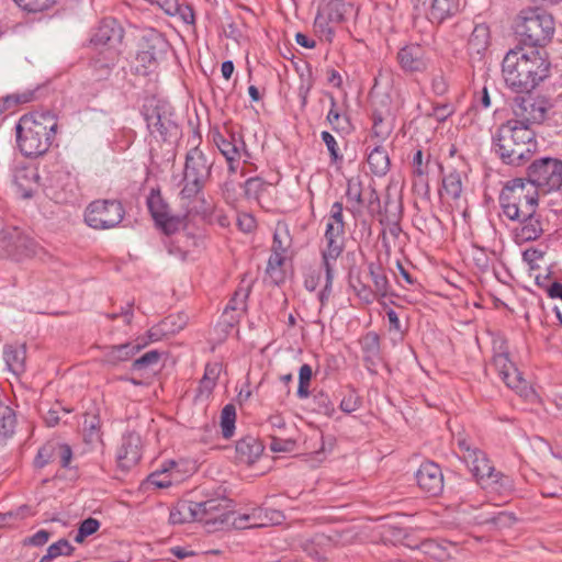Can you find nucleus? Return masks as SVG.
I'll return each instance as SVG.
<instances>
[{
    "label": "nucleus",
    "instance_id": "f257e3e1",
    "mask_svg": "<svg viewBox=\"0 0 562 562\" xmlns=\"http://www.w3.org/2000/svg\"><path fill=\"white\" fill-rule=\"evenodd\" d=\"M551 64L540 50L510 49L502 63V72L508 88L522 93L530 92L550 75Z\"/></svg>",
    "mask_w": 562,
    "mask_h": 562
},
{
    "label": "nucleus",
    "instance_id": "f03ea898",
    "mask_svg": "<svg viewBox=\"0 0 562 562\" xmlns=\"http://www.w3.org/2000/svg\"><path fill=\"white\" fill-rule=\"evenodd\" d=\"M213 161L199 148L192 147L186 155L180 198L188 213L207 216L213 205L206 200L203 189L212 176Z\"/></svg>",
    "mask_w": 562,
    "mask_h": 562
},
{
    "label": "nucleus",
    "instance_id": "7ed1b4c3",
    "mask_svg": "<svg viewBox=\"0 0 562 562\" xmlns=\"http://www.w3.org/2000/svg\"><path fill=\"white\" fill-rule=\"evenodd\" d=\"M58 120L50 111L32 112L20 117L15 125L16 144L25 157H38L50 148Z\"/></svg>",
    "mask_w": 562,
    "mask_h": 562
},
{
    "label": "nucleus",
    "instance_id": "20e7f679",
    "mask_svg": "<svg viewBox=\"0 0 562 562\" xmlns=\"http://www.w3.org/2000/svg\"><path fill=\"white\" fill-rule=\"evenodd\" d=\"M536 133L531 127L507 121L493 135V150L510 166H521L537 151Z\"/></svg>",
    "mask_w": 562,
    "mask_h": 562
},
{
    "label": "nucleus",
    "instance_id": "39448f33",
    "mask_svg": "<svg viewBox=\"0 0 562 562\" xmlns=\"http://www.w3.org/2000/svg\"><path fill=\"white\" fill-rule=\"evenodd\" d=\"M555 31L553 16L542 8H525L515 19V33L525 45L544 47Z\"/></svg>",
    "mask_w": 562,
    "mask_h": 562
},
{
    "label": "nucleus",
    "instance_id": "423d86ee",
    "mask_svg": "<svg viewBox=\"0 0 562 562\" xmlns=\"http://www.w3.org/2000/svg\"><path fill=\"white\" fill-rule=\"evenodd\" d=\"M498 202L506 218L519 220L520 215L538 209V192L524 178H515L506 181Z\"/></svg>",
    "mask_w": 562,
    "mask_h": 562
},
{
    "label": "nucleus",
    "instance_id": "0eeeda50",
    "mask_svg": "<svg viewBox=\"0 0 562 562\" xmlns=\"http://www.w3.org/2000/svg\"><path fill=\"white\" fill-rule=\"evenodd\" d=\"M538 193L543 194L560 190L562 187V160L542 157L533 160L524 178Z\"/></svg>",
    "mask_w": 562,
    "mask_h": 562
},
{
    "label": "nucleus",
    "instance_id": "6e6552de",
    "mask_svg": "<svg viewBox=\"0 0 562 562\" xmlns=\"http://www.w3.org/2000/svg\"><path fill=\"white\" fill-rule=\"evenodd\" d=\"M342 212L344 206L341 202H335L331 205L324 234L326 246L322 250L323 263H335L344 250L345 221Z\"/></svg>",
    "mask_w": 562,
    "mask_h": 562
},
{
    "label": "nucleus",
    "instance_id": "1a4fd4ad",
    "mask_svg": "<svg viewBox=\"0 0 562 562\" xmlns=\"http://www.w3.org/2000/svg\"><path fill=\"white\" fill-rule=\"evenodd\" d=\"M143 115L151 136L164 142L177 137L179 128L173 119V113L168 104L157 101L155 104L145 105Z\"/></svg>",
    "mask_w": 562,
    "mask_h": 562
},
{
    "label": "nucleus",
    "instance_id": "9d476101",
    "mask_svg": "<svg viewBox=\"0 0 562 562\" xmlns=\"http://www.w3.org/2000/svg\"><path fill=\"white\" fill-rule=\"evenodd\" d=\"M125 211L117 200H97L91 202L85 212V222L94 229H110L117 226Z\"/></svg>",
    "mask_w": 562,
    "mask_h": 562
},
{
    "label": "nucleus",
    "instance_id": "9b49d317",
    "mask_svg": "<svg viewBox=\"0 0 562 562\" xmlns=\"http://www.w3.org/2000/svg\"><path fill=\"white\" fill-rule=\"evenodd\" d=\"M514 119L509 120L517 125L531 127L532 124H541L550 109L548 100L540 97L517 95L512 104Z\"/></svg>",
    "mask_w": 562,
    "mask_h": 562
},
{
    "label": "nucleus",
    "instance_id": "f8f14e48",
    "mask_svg": "<svg viewBox=\"0 0 562 562\" xmlns=\"http://www.w3.org/2000/svg\"><path fill=\"white\" fill-rule=\"evenodd\" d=\"M168 49L169 43L160 32L154 29L146 31L140 38L136 56V60L144 68V74L154 69Z\"/></svg>",
    "mask_w": 562,
    "mask_h": 562
},
{
    "label": "nucleus",
    "instance_id": "ddd939ff",
    "mask_svg": "<svg viewBox=\"0 0 562 562\" xmlns=\"http://www.w3.org/2000/svg\"><path fill=\"white\" fill-rule=\"evenodd\" d=\"M38 245L31 237L22 234L18 228L12 227L0 234V255L8 256L14 260L37 255Z\"/></svg>",
    "mask_w": 562,
    "mask_h": 562
},
{
    "label": "nucleus",
    "instance_id": "4468645a",
    "mask_svg": "<svg viewBox=\"0 0 562 562\" xmlns=\"http://www.w3.org/2000/svg\"><path fill=\"white\" fill-rule=\"evenodd\" d=\"M193 515L196 521L212 525L215 528L232 526L234 514L229 510L228 501L225 498H212L204 502H194Z\"/></svg>",
    "mask_w": 562,
    "mask_h": 562
},
{
    "label": "nucleus",
    "instance_id": "2eb2a0df",
    "mask_svg": "<svg viewBox=\"0 0 562 562\" xmlns=\"http://www.w3.org/2000/svg\"><path fill=\"white\" fill-rule=\"evenodd\" d=\"M460 450V458L467 463L477 484L494 470L485 452L473 446L472 441L463 436L456 438Z\"/></svg>",
    "mask_w": 562,
    "mask_h": 562
},
{
    "label": "nucleus",
    "instance_id": "dca6fc26",
    "mask_svg": "<svg viewBox=\"0 0 562 562\" xmlns=\"http://www.w3.org/2000/svg\"><path fill=\"white\" fill-rule=\"evenodd\" d=\"M147 207L156 225L167 235L173 234L182 225L179 216L170 215L168 204L162 199L159 190H151L147 196Z\"/></svg>",
    "mask_w": 562,
    "mask_h": 562
},
{
    "label": "nucleus",
    "instance_id": "f3484780",
    "mask_svg": "<svg viewBox=\"0 0 562 562\" xmlns=\"http://www.w3.org/2000/svg\"><path fill=\"white\" fill-rule=\"evenodd\" d=\"M510 221L517 223V226L512 231L514 241L517 245L535 241L544 233V220L537 210L520 215L519 220Z\"/></svg>",
    "mask_w": 562,
    "mask_h": 562
},
{
    "label": "nucleus",
    "instance_id": "a211bd4d",
    "mask_svg": "<svg viewBox=\"0 0 562 562\" xmlns=\"http://www.w3.org/2000/svg\"><path fill=\"white\" fill-rule=\"evenodd\" d=\"M396 59L401 69L406 74L424 72L430 63L427 49L417 43H409L401 47Z\"/></svg>",
    "mask_w": 562,
    "mask_h": 562
},
{
    "label": "nucleus",
    "instance_id": "6ab92c4d",
    "mask_svg": "<svg viewBox=\"0 0 562 562\" xmlns=\"http://www.w3.org/2000/svg\"><path fill=\"white\" fill-rule=\"evenodd\" d=\"M283 518L280 510L258 507L248 514L233 517L232 527L235 529L262 528L269 525H279Z\"/></svg>",
    "mask_w": 562,
    "mask_h": 562
},
{
    "label": "nucleus",
    "instance_id": "aec40b11",
    "mask_svg": "<svg viewBox=\"0 0 562 562\" xmlns=\"http://www.w3.org/2000/svg\"><path fill=\"white\" fill-rule=\"evenodd\" d=\"M416 481L420 490L429 496H438L443 491V474L435 462L422 463L416 472Z\"/></svg>",
    "mask_w": 562,
    "mask_h": 562
},
{
    "label": "nucleus",
    "instance_id": "412c9836",
    "mask_svg": "<svg viewBox=\"0 0 562 562\" xmlns=\"http://www.w3.org/2000/svg\"><path fill=\"white\" fill-rule=\"evenodd\" d=\"M493 364L504 383L516 392H524L527 387L526 381L516 366L510 361L507 352H499L493 357Z\"/></svg>",
    "mask_w": 562,
    "mask_h": 562
},
{
    "label": "nucleus",
    "instance_id": "4be33fe9",
    "mask_svg": "<svg viewBox=\"0 0 562 562\" xmlns=\"http://www.w3.org/2000/svg\"><path fill=\"white\" fill-rule=\"evenodd\" d=\"M140 437L135 432L122 437L121 445L116 451V461L121 470L127 471L140 460Z\"/></svg>",
    "mask_w": 562,
    "mask_h": 562
},
{
    "label": "nucleus",
    "instance_id": "5701e85b",
    "mask_svg": "<svg viewBox=\"0 0 562 562\" xmlns=\"http://www.w3.org/2000/svg\"><path fill=\"white\" fill-rule=\"evenodd\" d=\"M145 340L128 341L121 345L106 346L102 349V362L104 364L116 367L121 362L128 361L137 352L147 346Z\"/></svg>",
    "mask_w": 562,
    "mask_h": 562
},
{
    "label": "nucleus",
    "instance_id": "b1692460",
    "mask_svg": "<svg viewBox=\"0 0 562 562\" xmlns=\"http://www.w3.org/2000/svg\"><path fill=\"white\" fill-rule=\"evenodd\" d=\"M211 135L213 143L227 161L228 172L235 173L241 157L240 146L236 143L235 136L231 135V138H226L218 130L212 131Z\"/></svg>",
    "mask_w": 562,
    "mask_h": 562
},
{
    "label": "nucleus",
    "instance_id": "393cba45",
    "mask_svg": "<svg viewBox=\"0 0 562 562\" xmlns=\"http://www.w3.org/2000/svg\"><path fill=\"white\" fill-rule=\"evenodd\" d=\"M123 38V30L114 19H104L94 31L91 43L95 46L112 45Z\"/></svg>",
    "mask_w": 562,
    "mask_h": 562
},
{
    "label": "nucleus",
    "instance_id": "a878e982",
    "mask_svg": "<svg viewBox=\"0 0 562 562\" xmlns=\"http://www.w3.org/2000/svg\"><path fill=\"white\" fill-rule=\"evenodd\" d=\"M3 359L8 370L19 376L26 370V346L5 345L3 348Z\"/></svg>",
    "mask_w": 562,
    "mask_h": 562
},
{
    "label": "nucleus",
    "instance_id": "bb28decb",
    "mask_svg": "<svg viewBox=\"0 0 562 562\" xmlns=\"http://www.w3.org/2000/svg\"><path fill=\"white\" fill-rule=\"evenodd\" d=\"M263 452L262 443L255 437L247 436L236 443V456L239 462L252 464Z\"/></svg>",
    "mask_w": 562,
    "mask_h": 562
},
{
    "label": "nucleus",
    "instance_id": "cd10ccee",
    "mask_svg": "<svg viewBox=\"0 0 562 562\" xmlns=\"http://www.w3.org/2000/svg\"><path fill=\"white\" fill-rule=\"evenodd\" d=\"M329 22L339 25L355 12L353 4L344 0H330L318 10Z\"/></svg>",
    "mask_w": 562,
    "mask_h": 562
},
{
    "label": "nucleus",
    "instance_id": "c85d7f7f",
    "mask_svg": "<svg viewBox=\"0 0 562 562\" xmlns=\"http://www.w3.org/2000/svg\"><path fill=\"white\" fill-rule=\"evenodd\" d=\"M460 11L459 0H432L427 13L431 23L440 24Z\"/></svg>",
    "mask_w": 562,
    "mask_h": 562
},
{
    "label": "nucleus",
    "instance_id": "c756f323",
    "mask_svg": "<svg viewBox=\"0 0 562 562\" xmlns=\"http://www.w3.org/2000/svg\"><path fill=\"white\" fill-rule=\"evenodd\" d=\"M490 29L486 24L475 25L468 41L469 54L481 59L490 46Z\"/></svg>",
    "mask_w": 562,
    "mask_h": 562
},
{
    "label": "nucleus",
    "instance_id": "7c9ffc66",
    "mask_svg": "<svg viewBox=\"0 0 562 562\" xmlns=\"http://www.w3.org/2000/svg\"><path fill=\"white\" fill-rule=\"evenodd\" d=\"M480 485L501 495H507L514 490L513 480L495 469L480 482Z\"/></svg>",
    "mask_w": 562,
    "mask_h": 562
},
{
    "label": "nucleus",
    "instance_id": "2f4dec72",
    "mask_svg": "<svg viewBox=\"0 0 562 562\" xmlns=\"http://www.w3.org/2000/svg\"><path fill=\"white\" fill-rule=\"evenodd\" d=\"M371 172L378 177L386 175L390 169V157L386 149L380 145H376L369 154L367 158Z\"/></svg>",
    "mask_w": 562,
    "mask_h": 562
},
{
    "label": "nucleus",
    "instance_id": "473e14b6",
    "mask_svg": "<svg viewBox=\"0 0 562 562\" xmlns=\"http://www.w3.org/2000/svg\"><path fill=\"white\" fill-rule=\"evenodd\" d=\"M221 373V364L207 363L205 366L204 374L200 380L198 396L207 398L216 385V381Z\"/></svg>",
    "mask_w": 562,
    "mask_h": 562
},
{
    "label": "nucleus",
    "instance_id": "72a5a7b5",
    "mask_svg": "<svg viewBox=\"0 0 562 562\" xmlns=\"http://www.w3.org/2000/svg\"><path fill=\"white\" fill-rule=\"evenodd\" d=\"M368 269L374 285V292L380 299L386 297L390 294V283L383 268L378 263L371 262Z\"/></svg>",
    "mask_w": 562,
    "mask_h": 562
},
{
    "label": "nucleus",
    "instance_id": "f704fd0d",
    "mask_svg": "<svg viewBox=\"0 0 562 562\" xmlns=\"http://www.w3.org/2000/svg\"><path fill=\"white\" fill-rule=\"evenodd\" d=\"M194 502L193 501H183L178 503L175 507L170 509L169 521L172 525H181L191 520H195V516L193 512Z\"/></svg>",
    "mask_w": 562,
    "mask_h": 562
},
{
    "label": "nucleus",
    "instance_id": "c9c22d12",
    "mask_svg": "<svg viewBox=\"0 0 562 562\" xmlns=\"http://www.w3.org/2000/svg\"><path fill=\"white\" fill-rule=\"evenodd\" d=\"M363 359L366 362L375 363L380 357V338L378 334L370 331L360 340Z\"/></svg>",
    "mask_w": 562,
    "mask_h": 562
},
{
    "label": "nucleus",
    "instance_id": "e433bc0d",
    "mask_svg": "<svg viewBox=\"0 0 562 562\" xmlns=\"http://www.w3.org/2000/svg\"><path fill=\"white\" fill-rule=\"evenodd\" d=\"M442 192L449 199L458 200L462 192L461 176L458 171L453 170L447 173L442 179Z\"/></svg>",
    "mask_w": 562,
    "mask_h": 562
},
{
    "label": "nucleus",
    "instance_id": "4c0bfd02",
    "mask_svg": "<svg viewBox=\"0 0 562 562\" xmlns=\"http://www.w3.org/2000/svg\"><path fill=\"white\" fill-rule=\"evenodd\" d=\"M330 539L324 535H316L310 542L304 546V551L313 559L321 561L326 559L325 547L329 544Z\"/></svg>",
    "mask_w": 562,
    "mask_h": 562
},
{
    "label": "nucleus",
    "instance_id": "58836bf2",
    "mask_svg": "<svg viewBox=\"0 0 562 562\" xmlns=\"http://www.w3.org/2000/svg\"><path fill=\"white\" fill-rule=\"evenodd\" d=\"M336 26L337 25L329 22L319 11L317 12L314 20V31L321 41L331 43L335 37Z\"/></svg>",
    "mask_w": 562,
    "mask_h": 562
},
{
    "label": "nucleus",
    "instance_id": "ea45409f",
    "mask_svg": "<svg viewBox=\"0 0 562 562\" xmlns=\"http://www.w3.org/2000/svg\"><path fill=\"white\" fill-rule=\"evenodd\" d=\"M381 224L385 226V228L382 232V245L385 249L386 254L391 252V245L387 241L386 234L392 236L394 239H397L400 235L402 234V227L400 224V215L395 216L393 218H390L389 216H385L384 218H381Z\"/></svg>",
    "mask_w": 562,
    "mask_h": 562
},
{
    "label": "nucleus",
    "instance_id": "a19ab883",
    "mask_svg": "<svg viewBox=\"0 0 562 562\" xmlns=\"http://www.w3.org/2000/svg\"><path fill=\"white\" fill-rule=\"evenodd\" d=\"M236 407L234 404H226L221 412V428L224 438L229 439L235 432Z\"/></svg>",
    "mask_w": 562,
    "mask_h": 562
},
{
    "label": "nucleus",
    "instance_id": "79ce46f5",
    "mask_svg": "<svg viewBox=\"0 0 562 562\" xmlns=\"http://www.w3.org/2000/svg\"><path fill=\"white\" fill-rule=\"evenodd\" d=\"M15 427V414L8 405L0 404V439L13 434Z\"/></svg>",
    "mask_w": 562,
    "mask_h": 562
},
{
    "label": "nucleus",
    "instance_id": "37998d69",
    "mask_svg": "<svg viewBox=\"0 0 562 562\" xmlns=\"http://www.w3.org/2000/svg\"><path fill=\"white\" fill-rule=\"evenodd\" d=\"M57 441H48L38 449L34 459V465L37 469H43L49 463L56 462Z\"/></svg>",
    "mask_w": 562,
    "mask_h": 562
},
{
    "label": "nucleus",
    "instance_id": "c03bdc74",
    "mask_svg": "<svg viewBox=\"0 0 562 562\" xmlns=\"http://www.w3.org/2000/svg\"><path fill=\"white\" fill-rule=\"evenodd\" d=\"M74 550L75 548L68 540L60 539L47 548L46 554L42 557L40 562H50L53 559H56L60 555H71Z\"/></svg>",
    "mask_w": 562,
    "mask_h": 562
},
{
    "label": "nucleus",
    "instance_id": "a18cd8bd",
    "mask_svg": "<svg viewBox=\"0 0 562 562\" xmlns=\"http://www.w3.org/2000/svg\"><path fill=\"white\" fill-rule=\"evenodd\" d=\"M313 409L317 414H323L327 417H331L336 412L334 402L324 391H318L313 395Z\"/></svg>",
    "mask_w": 562,
    "mask_h": 562
},
{
    "label": "nucleus",
    "instance_id": "49530a36",
    "mask_svg": "<svg viewBox=\"0 0 562 562\" xmlns=\"http://www.w3.org/2000/svg\"><path fill=\"white\" fill-rule=\"evenodd\" d=\"M336 106L337 101L333 95H330V110L328 111L326 119L335 131L345 132L349 127V119L341 114Z\"/></svg>",
    "mask_w": 562,
    "mask_h": 562
},
{
    "label": "nucleus",
    "instance_id": "de8ad7c7",
    "mask_svg": "<svg viewBox=\"0 0 562 562\" xmlns=\"http://www.w3.org/2000/svg\"><path fill=\"white\" fill-rule=\"evenodd\" d=\"M313 370L307 363H304L299 370V386L296 395L299 398L304 400L310 397V383L312 380Z\"/></svg>",
    "mask_w": 562,
    "mask_h": 562
},
{
    "label": "nucleus",
    "instance_id": "09e8293b",
    "mask_svg": "<svg viewBox=\"0 0 562 562\" xmlns=\"http://www.w3.org/2000/svg\"><path fill=\"white\" fill-rule=\"evenodd\" d=\"M359 178H350L347 181L346 196L349 202L355 203L353 206L360 207L364 205V195Z\"/></svg>",
    "mask_w": 562,
    "mask_h": 562
},
{
    "label": "nucleus",
    "instance_id": "8fccbe9b",
    "mask_svg": "<svg viewBox=\"0 0 562 562\" xmlns=\"http://www.w3.org/2000/svg\"><path fill=\"white\" fill-rule=\"evenodd\" d=\"M161 353L157 350H150L135 359L132 363L133 371H143L157 366L160 360Z\"/></svg>",
    "mask_w": 562,
    "mask_h": 562
},
{
    "label": "nucleus",
    "instance_id": "3c124183",
    "mask_svg": "<svg viewBox=\"0 0 562 562\" xmlns=\"http://www.w3.org/2000/svg\"><path fill=\"white\" fill-rule=\"evenodd\" d=\"M325 270V284L322 291L318 293V300L321 302V306L324 307L328 302V299L331 294L333 290V280H334V263L327 262L323 263Z\"/></svg>",
    "mask_w": 562,
    "mask_h": 562
},
{
    "label": "nucleus",
    "instance_id": "603ef678",
    "mask_svg": "<svg viewBox=\"0 0 562 562\" xmlns=\"http://www.w3.org/2000/svg\"><path fill=\"white\" fill-rule=\"evenodd\" d=\"M100 528V521L95 518L89 517L82 520L79 525L77 535L74 540L77 543H82L85 539L93 533H95Z\"/></svg>",
    "mask_w": 562,
    "mask_h": 562
},
{
    "label": "nucleus",
    "instance_id": "864d4df0",
    "mask_svg": "<svg viewBox=\"0 0 562 562\" xmlns=\"http://www.w3.org/2000/svg\"><path fill=\"white\" fill-rule=\"evenodd\" d=\"M267 187L268 183L261 177H252L245 182V193L250 199H259Z\"/></svg>",
    "mask_w": 562,
    "mask_h": 562
},
{
    "label": "nucleus",
    "instance_id": "5fc2aeb1",
    "mask_svg": "<svg viewBox=\"0 0 562 562\" xmlns=\"http://www.w3.org/2000/svg\"><path fill=\"white\" fill-rule=\"evenodd\" d=\"M57 0H14V2L24 11L42 12L48 10Z\"/></svg>",
    "mask_w": 562,
    "mask_h": 562
},
{
    "label": "nucleus",
    "instance_id": "6e6d98bb",
    "mask_svg": "<svg viewBox=\"0 0 562 562\" xmlns=\"http://www.w3.org/2000/svg\"><path fill=\"white\" fill-rule=\"evenodd\" d=\"M248 289H238L235 291L233 297L227 303L224 313L227 314L229 311H244L246 308V300L248 297Z\"/></svg>",
    "mask_w": 562,
    "mask_h": 562
},
{
    "label": "nucleus",
    "instance_id": "4d7b16f0",
    "mask_svg": "<svg viewBox=\"0 0 562 562\" xmlns=\"http://www.w3.org/2000/svg\"><path fill=\"white\" fill-rule=\"evenodd\" d=\"M547 245H539L537 247H529L522 252V260L530 266L531 269L535 268V263L542 259L547 252Z\"/></svg>",
    "mask_w": 562,
    "mask_h": 562
},
{
    "label": "nucleus",
    "instance_id": "13d9d810",
    "mask_svg": "<svg viewBox=\"0 0 562 562\" xmlns=\"http://www.w3.org/2000/svg\"><path fill=\"white\" fill-rule=\"evenodd\" d=\"M360 406L361 398L353 390H350L339 404V408L347 414L356 412Z\"/></svg>",
    "mask_w": 562,
    "mask_h": 562
},
{
    "label": "nucleus",
    "instance_id": "bf43d9fd",
    "mask_svg": "<svg viewBox=\"0 0 562 562\" xmlns=\"http://www.w3.org/2000/svg\"><path fill=\"white\" fill-rule=\"evenodd\" d=\"M321 137L330 154L331 162H341L342 156L339 154V147L335 137L327 131H323Z\"/></svg>",
    "mask_w": 562,
    "mask_h": 562
},
{
    "label": "nucleus",
    "instance_id": "052dcab7",
    "mask_svg": "<svg viewBox=\"0 0 562 562\" xmlns=\"http://www.w3.org/2000/svg\"><path fill=\"white\" fill-rule=\"evenodd\" d=\"M166 470L156 471L148 475L146 480L147 485H153L158 488H167L172 485V480L166 473Z\"/></svg>",
    "mask_w": 562,
    "mask_h": 562
},
{
    "label": "nucleus",
    "instance_id": "680f3d73",
    "mask_svg": "<svg viewBox=\"0 0 562 562\" xmlns=\"http://www.w3.org/2000/svg\"><path fill=\"white\" fill-rule=\"evenodd\" d=\"M352 288L355 289L357 296L366 304H371L375 300L380 299L374 290L360 281L357 284H352Z\"/></svg>",
    "mask_w": 562,
    "mask_h": 562
},
{
    "label": "nucleus",
    "instance_id": "e2e57ef3",
    "mask_svg": "<svg viewBox=\"0 0 562 562\" xmlns=\"http://www.w3.org/2000/svg\"><path fill=\"white\" fill-rule=\"evenodd\" d=\"M290 245L291 240L286 231H284L283 233H281L279 229L276 231L273 235L272 252L280 251L281 254L285 255Z\"/></svg>",
    "mask_w": 562,
    "mask_h": 562
},
{
    "label": "nucleus",
    "instance_id": "0e129e2a",
    "mask_svg": "<svg viewBox=\"0 0 562 562\" xmlns=\"http://www.w3.org/2000/svg\"><path fill=\"white\" fill-rule=\"evenodd\" d=\"M72 458L71 448L66 443H60L57 441L56 449V462L61 468H68Z\"/></svg>",
    "mask_w": 562,
    "mask_h": 562
},
{
    "label": "nucleus",
    "instance_id": "69168bd1",
    "mask_svg": "<svg viewBox=\"0 0 562 562\" xmlns=\"http://www.w3.org/2000/svg\"><path fill=\"white\" fill-rule=\"evenodd\" d=\"M285 255L279 252H272L268 259L267 263V273L270 277H274L276 273H280V269L284 262Z\"/></svg>",
    "mask_w": 562,
    "mask_h": 562
},
{
    "label": "nucleus",
    "instance_id": "338daca9",
    "mask_svg": "<svg viewBox=\"0 0 562 562\" xmlns=\"http://www.w3.org/2000/svg\"><path fill=\"white\" fill-rule=\"evenodd\" d=\"M177 16H179L187 24H194L195 14L193 8L186 2H178Z\"/></svg>",
    "mask_w": 562,
    "mask_h": 562
},
{
    "label": "nucleus",
    "instance_id": "774afa93",
    "mask_svg": "<svg viewBox=\"0 0 562 562\" xmlns=\"http://www.w3.org/2000/svg\"><path fill=\"white\" fill-rule=\"evenodd\" d=\"M449 82L446 76L440 72L435 75L431 80V90L436 95H445L448 92Z\"/></svg>",
    "mask_w": 562,
    "mask_h": 562
}]
</instances>
